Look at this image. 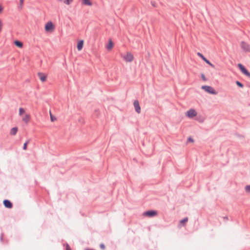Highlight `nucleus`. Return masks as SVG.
Segmentation results:
<instances>
[{
  "label": "nucleus",
  "mask_w": 250,
  "mask_h": 250,
  "mask_svg": "<svg viewBox=\"0 0 250 250\" xmlns=\"http://www.w3.org/2000/svg\"><path fill=\"white\" fill-rule=\"evenodd\" d=\"M201 88L202 89L204 90L206 92L209 94L216 95L217 93L214 89L210 86L203 85Z\"/></svg>",
  "instance_id": "obj_1"
},
{
  "label": "nucleus",
  "mask_w": 250,
  "mask_h": 250,
  "mask_svg": "<svg viewBox=\"0 0 250 250\" xmlns=\"http://www.w3.org/2000/svg\"><path fill=\"white\" fill-rule=\"evenodd\" d=\"M238 67L241 71L246 76L250 77V72L245 68V67L241 63L238 64Z\"/></svg>",
  "instance_id": "obj_2"
},
{
  "label": "nucleus",
  "mask_w": 250,
  "mask_h": 250,
  "mask_svg": "<svg viewBox=\"0 0 250 250\" xmlns=\"http://www.w3.org/2000/svg\"><path fill=\"white\" fill-rule=\"evenodd\" d=\"M123 58L127 62H131L134 59V57L130 52H128L126 55L123 57Z\"/></svg>",
  "instance_id": "obj_3"
},
{
  "label": "nucleus",
  "mask_w": 250,
  "mask_h": 250,
  "mask_svg": "<svg viewBox=\"0 0 250 250\" xmlns=\"http://www.w3.org/2000/svg\"><path fill=\"white\" fill-rule=\"evenodd\" d=\"M157 214V211L154 210H147L144 213V215L149 217H153Z\"/></svg>",
  "instance_id": "obj_4"
},
{
  "label": "nucleus",
  "mask_w": 250,
  "mask_h": 250,
  "mask_svg": "<svg viewBox=\"0 0 250 250\" xmlns=\"http://www.w3.org/2000/svg\"><path fill=\"white\" fill-rule=\"evenodd\" d=\"M241 47L245 51L250 52V46L247 42L242 41L241 42Z\"/></svg>",
  "instance_id": "obj_5"
},
{
  "label": "nucleus",
  "mask_w": 250,
  "mask_h": 250,
  "mask_svg": "<svg viewBox=\"0 0 250 250\" xmlns=\"http://www.w3.org/2000/svg\"><path fill=\"white\" fill-rule=\"evenodd\" d=\"M197 55L200 57L203 61H204L207 64H209L212 67H214V65L210 62L208 60L205 56L201 53L198 52L197 53Z\"/></svg>",
  "instance_id": "obj_6"
},
{
  "label": "nucleus",
  "mask_w": 250,
  "mask_h": 250,
  "mask_svg": "<svg viewBox=\"0 0 250 250\" xmlns=\"http://www.w3.org/2000/svg\"><path fill=\"white\" fill-rule=\"evenodd\" d=\"M197 115V112L194 109H190L187 112V115L188 117L189 118H193L196 116Z\"/></svg>",
  "instance_id": "obj_7"
},
{
  "label": "nucleus",
  "mask_w": 250,
  "mask_h": 250,
  "mask_svg": "<svg viewBox=\"0 0 250 250\" xmlns=\"http://www.w3.org/2000/svg\"><path fill=\"white\" fill-rule=\"evenodd\" d=\"M133 105L136 112L137 113H140L141 112V107L139 104V101L137 100H135L133 103Z\"/></svg>",
  "instance_id": "obj_8"
},
{
  "label": "nucleus",
  "mask_w": 250,
  "mask_h": 250,
  "mask_svg": "<svg viewBox=\"0 0 250 250\" xmlns=\"http://www.w3.org/2000/svg\"><path fill=\"white\" fill-rule=\"evenodd\" d=\"M3 205L5 208H12L13 205L11 202L7 199L4 200L3 202Z\"/></svg>",
  "instance_id": "obj_9"
},
{
  "label": "nucleus",
  "mask_w": 250,
  "mask_h": 250,
  "mask_svg": "<svg viewBox=\"0 0 250 250\" xmlns=\"http://www.w3.org/2000/svg\"><path fill=\"white\" fill-rule=\"evenodd\" d=\"M54 29V25L52 22L50 21L47 22L45 26V29L46 31H49Z\"/></svg>",
  "instance_id": "obj_10"
},
{
  "label": "nucleus",
  "mask_w": 250,
  "mask_h": 250,
  "mask_svg": "<svg viewBox=\"0 0 250 250\" xmlns=\"http://www.w3.org/2000/svg\"><path fill=\"white\" fill-rule=\"evenodd\" d=\"M30 119V115L29 114H26L22 118V121L26 124H28Z\"/></svg>",
  "instance_id": "obj_11"
},
{
  "label": "nucleus",
  "mask_w": 250,
  "mask_h": 250,
  "mask_svg": "<svg viewBox=\"0 0 250 250\" xmlns=\"http://www.w3.org/2000/svg\"><path fill=\"white\" fill-rule=\"evenodd\" d=\"M38 75L40 79V80L43 82H44L46 79V76L43 74V73H42V72H39L38 73Z\"/></svg>",
  "instance_id": "obj_12"
},
{
  "label": "nucleus",
  "mask_w": 250,
  "mask_h": 250,
  "mask_svg": "<svg viewBox=\"0 0 250 250\" xmlns=\"http://www.w3.org/2000/svg\"><path fill=\"white\" fill-rule=\"evenodd\" d=\"M83 40L80 41L78 42V44H77V49L79 51L81 50L83 47Z\"/></svg>",
  "instance_id": "obj_13"
},
{
  "label": "nucleus",
  "mask_w": 250,
  "mask_h": 250,
  "mask_svg": "<svg viewBox=\"0 0 250 250\" xmlns=\"http://www.w3.org/2000/svg\"><path fill=\"white\" fill-rule=\"evenodd\" d=\"M14 44L16 46H17V47H18L19 48H22L23 46L22 42H20L18 40L15 41Z\"/></svg>",
  "instance_id": "obj_14"
},
{
  "label": "nucleus",
  "mask_w": 250,
  "mask_h": 250,
  "mask_svg": "<svg viewBox=\"0 0 250 250\" xmlns=\"http://www.w3.org/2000/svg\"><path fill=\"white\" fill-rule=\"evenodd\" d=\"M82 4L88 6H92V3L90 0H83Z\"/></svg>",
  "instance_id": "obj_15"
},
{
  "label": "nucleus",
  "mask_w": 250,
  "mask_h": 250,
  "mask_svg": "<svg viewBox=\"0 0 250 250\" xmlns=\"http://www.w3.org/2000/svg\"><path fill=\"white\" fill-rule=\"evenodd\" d=\"M18 131V128L17 127H13L10 130V134L11 135H15Z\"/></svg>",
  "instance_id": "obj_16"
},
{
  "label": "nucleus",
  "mask_w": 250,
  "mask_h": 250,
  "mask_svg": "<svg viewBox=\"0 0 250 250\" xmlns=\"http://www.w3.org/2000/svg\"><path fill=\"white\" fill-rule=\"evenodd\" d=\"M113 46V43L111 40L109 41L108 45L106 46L107 49H111Z\"/></svg>",
  "instance_id": "obj_17"
},
{
  "label": "nucleus",
  "mask_w": 250,
  "mask_h": 250,
  "mask_svg": "<svg viewBox=\"0 0 250 250\" xmlns=\"http://www.w3.org/2000/svg\"><path fill=\"white\" fill-rule=\"evenodd\" d=\"M30 142V140H27L23 144V150H26L27 149V145L29 144Z\"/></svg>",
  "instance_id": "obj_18"
},
{
  "label": "nucleus",
  "mask_w": 250,
  "mask_h": 250,
  "mask_svg": "<svg viewBox=\"0 0 250 250\" xmlns=\"http://www.w3.org/2000/svg\"><path fill=\"white\" fill-rule=\"evenodd\" d=\"M236 85H237L238 86H239V87H241V88L243 87V86H244V85H243V83H241V82H240L239 81H237L236 82Z\"/></svg>",
  "instance_id": "obj_19"
},
{
  "label": "nucleus",
  "mask_w": 250,
  "mask_h": 250,
  "mask_svg": "<svg viewBox=\"0 0 250 250\" xmlns=\"http://www.w3.org/2000/svg\"><path fill=\"white\" fill-rule=\"evenodd\" d=\"M24 112V109L22 107H20L19 109V115L21 116Z\"/></svg>",
  "instance_id": "obj_20"
},
{
  "label": "nucleus",
  "mask_w": 250,
  "mask_h": 250,
  "mask_svg": "<svg viewBox=\"0 0 250 250\" xmlns=\"http://www.w3.org/2000/svg\"><path fill=\"white\" fill-rule=\"evenodd\" d=\"M188 221V218L185 217L180 221V223L183 224V223L187 222Z\"/></svg>",
  "instance_id": "obj_21"
},
{
  "label": "nucleus",
  "mask_w": 250,
  "mask_h": 250,
  "mask_svg": "<svg viewBox=\"0 0 250 250\" xmlns=\"http://www.w3.org/2000/svg\"><path fill=\"white\" fill-rule=\"evenodd\" d=\"M245 190L247 192H250V185H247L246 186Z\"/></svg>",
  "instance_id": "obj_22"
},
{
  "label": "nucleus",
  "mask_w": 250,
  "mask_h": 250,
  "mask_svg": "<svg viewBox=\"0 0 250 250\" xmlns=\"http://www.w3.org/2000/svg\"><path fill=\"white\" fill-rule=\"evenodd\" d=\"M201 76L202 79L204 81H206L207 80V78L205 77V75L203 73H202Z\"/></svg>",
  "instance_id": "obj_23"
},
{
  "label": "nucleus",
  "mask_w": 250,
  "mask_h": 250,
  "mask_svg": "<svg viewBox=\"0 0 250 250\" xmlns=\"http://www.w3.org/2000/svg\"><path fill=\"white\" fill-rule=\"evenodd\" d=\"M73 0H66V1H64V3L66 4H67V5H69Z\"/></svg>",
  "instance_id": "obj_24"
},
{
  "label": "nucleus",
  "mask_w": 250,
  "mask_h": 250,
  "mask_svg": "<svg viewBox=\"0 0 250 250\" xmlns=\"http://www.w3.org/2000/svg\"><path fill=\"white\" fill-rule=\"evenodd\" d=\"M100 247L103 250H104L105 249V246H104V244H101L100 245Z\"/></svg>",
  "instance_id": "obj_25"
},
{
  "label": "nucleus",
  "mask_w": 250,
  "mask_h": 250,
  "mask_svg": "<svg viewBox=\"0 0 250 250\" xmlns=\"http://www.w3.org/2000/svg\"><path fill=\"white\" fill-rule=\"evenodd\" d=\"M66 250H71L69 245L67 244L66 246Z\"/></svg>",
  "instance_id": "obj_26"
},
{
  "label": "nucleus",
  "mask_w": 250,
  "mask_h": 250,
  "mask_svg": "<svg viewBox=\"0 0 250 250\" xmlns=\"http://www.w3.org/2000/svg\"><path fill=\"white\" fill-rule=\"evenodd\" d=\"M151 5H152L153 7H156V2H155V1H151Z\"/></svg>",
  "instance_id": "obj_27"
},
{
  "label": "nucleus",
  "mask_w": 250,
  "mask_h": 250,
  "mask_svg": "<svg viewBox=\"0 0 250 250\" xmlns=\"http://www.w3.org/2000/svg\"><path fill=\"white\" fill-rule=\"evenodd\" d=\"M188 141L189 142H193L194 140L191 137H189L188 139Z\"/></svg>",
  "instance_id": "obj_28"
},
{
  "label": "nucleus",
  "mask_w": 250,
  "mask_h": 250,
  "mask_svg": "<svg viewBox=\"0 0 250 250\" xmlns=\"http://www.w3.org/2000/svg\"><path fill=\"white\" fill-rule=\"evenodd\" d=\"M3 233H2L0 235V240L1 241H3Z\"/></svg>",
  "instance_id": "obj_29"
},
{
  "label": "nucleus",
  "mask_w": 250,
  "mask_h": 250,
  "mask_svg": "<svg viewBox=\"0 0 250 250\" xmlns=\"http://www.w3.org/2000/svg\"><path fill=\"white\" fill-rule=\"evenodd\" d=\"M20 6L21 7L23 3V0H20Z\"/></svg>",
  "instance_id": "obj_30"
},
{
  "label": "nucleus",
  "mask_w": 250,
  "mask_h": 250,
  "mask_svg": "<svg viewBox=\"0 0 250 250\" xmlns=\"http://www.w3.org/2000/svg\"><path fill=\"white\" fill-rule=\"evenodd\" d=\"M3 8L2 6L0 5V13L2 11Z\"/></svg>",
  "instance_id": "obj_31"
},
{
  "label": "nucleus",
  "mask_w": 250,
  "mask_h": 250,
  "mask_svg": "<svg viewBox=\"0 0 250 250\" xmlns=\"http://www.w3.org/2000/svg\"><path fill=\"white\" fill-rule=\"evenodd\" d=\"M223 218H224V219H226V220H228V216H225V217H223Z\"/></svg>",
  "instance_id": "obj_32"
},
{
  "label": "nucleus",
  "mask_w": 250,
  "mask_h": 250,
  "mask_svg": "<svg viewBox=\"0 0 250 250\" xmlns=\"http://www.w3.org/2000/svg\"><path fill=\"white\" fill-rule=\"evenodd\" d=\"M51 120L52 121H54V118L52 117L51 115Z\"/></svg>",
  "instance_id": "obj_33"
}]
</instances>
